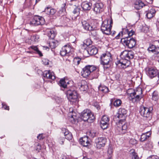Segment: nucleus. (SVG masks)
Masks as SVG:
<instances>
[{"mask_svg":"<svg viewBox=\"0 0 159 159\" xmlns=\"http://www.w3.org/2000/svg\"><path fill=\"white\" fill-rule=\"evenodd\" d=\"M109 117L107 116H104L100 121V126L103 129L107 128L109 125Z\"/></svg>","mask_w":159,"mask_h":159,"instance_id":"ddd939ff","label":"nucleus"},{"mask_svg":"<svg viewBox=\"0 0 159 159\" xmlns=\"http://www.w3.org/2000/svg\"><path fill=\"white\" fill-rule=\"evenodd\" d=\"M39 39V36L38 35H34L32 36L31 37V39L32 41L34 42H37Z\"/></svg>","mask_w":159,"mask_h":159,"instance_id":"37998d69","label":"nucleus"},{"mask_svg":"<svg viewBox=\"0 0 159 159\" xmlns=\"http://www.w3.org/2000/svg\"><path fill=\"white\" fill-rule=\"evenodd\" d=\"M156 12L154 9L151 8L146 11V16L148 18H151L155 16Z\"/></svg>","mask_w":159,"mask_h":159,"instance_id":"5701e85b","label":"nucleus"},{"mask_svg":"<svg viewBox=\"0 0 159 159\" xmlns=\"http://www.w3.org/2000/svg\"><path fill=\"white\" fill-rule=\"evenodd\" d=\"M68 116L71 119H70L71 120H72V119H73L74 121H75L77 120L78 117H77V114L73 110L69 113Z\"/></svg>","mask_w":159,"mask_h":159,"instance_id":"cd10ccee","label":"nucleus"},{"mask_svg":"<svg viewBox=\"0 0 159 159\" xmlns=\"http://www.w3.org/2000/svg\"><path fill=\"white\" fill-rule=\"evenodd\" d=\"M156 46L152 44H150L149 47L148 48V50L149 52H151L153 53Z\"/></svg>","mask_w":159,"mask_h":159,"instance_id":"79ce46f5","label":"nucleus"},{"mask_svg":"<svg viewBox=\"0 0 159 159\" xmlns=\"http://www.w3.org/2000/svg\"><path fill=\"white\" fill-rule=\"evenodd\" d=\"M82 25L83 28L86 30H93V27L90 26L89 23L86 21L82 22Z\"/></svg>","mask_w":159,"mask_h":159,"instance_id":"b1692460","label":"nucleus"},{"mask_svg":"<svg viewBox=\"0 0 159 159\" xmlns=\"http://www.w3.org/2000/svg\"><path fill=\"white\" fill-rule=\"evenodd\" d=\"M2 107L5 109L7 110H9V107L6 105L4 103H2Z\"/></svg>","mask_w":159,"mask_h":159,"instance_id":"864d4df0","label":"nucleus"},{"mask_svg":"<svg viewBox=\"0 0 159 159\" xmlns=\"http://www.w3.org/2000/svg\"><path fill=\"white\" fill-rule=\"evenodd\" d=\"M134 57V52L131 51L125 50L121 52L120 55L121 58L123 60V61L121 60L119 61V63L121 64V66L123 65L125 67L123 66V68H126L128 66L130 63L129 60L132 59Z\"/></svg>","mask_w":159,"mask_h":159,"instance_id":"f257e3e1","label":"nucleus"},{"mask_svg":"<svg viewBox=\"0 0 159 159\" xmlns=\"http://www.w3.org/2000/svg\"><path fill=\"white\" fill-rule=\"evenodd\" d=\"M88 53L90 55H95L98 52V49L94 46L89 47L87 50Z\"/></svg>","mask_w":159,"mask_h":159,"instance_id":"4be33fe9","label":"nucleus"},{"mask_svg":"<svg viewBox=\"0 0 159 159\" xmlns=\"http://www.w3.org/2000/svg\"><path fill=\"white\" fill-rule=\"evenodd\" d=\"M103 7L104 5L102 3H96L94 5V11L96 13H100L103 11Z\"/></svg>","mask_w":159,"mask_h":159,"instance_id":"dca6fc26","label":"nucleus"},{"mask_svg":"<svg viewBox=\"0 0 159 159\" xmlns=\"http://www.w3.org/2000/svg\"><path fill=\"white\" fill-rule=\"evenodd\" d=\"M145 70L146 74L152 79L157 76L158 74V70L155 68L148 67L145 69Z\"/></svg>","mask_w":159,"mask_h":159,"instance_id":"9d476101","label":"nucleus"},{"mask_svg":"<svg viewBox=\"0 0 159 159\" xmlns=\"http://www.w3.org/2000/svg\"><path fill=\"white\" fill-rule=\"evenodd\" d=\"M88 134L92 138H94L97 135V133L93 130L90 131L88 132Z\"/></svg>","mask_w":159,"mask_h":159,"instance_id":"ea45409f","label":"nucleus"},{"mask_svg":"<svg viewBox=\"0 0 159 159\" xmlns=\"http://www.w3.org/2000/svg\"><path fill=\"white\" fill-rule=\"evenodd\" d=\"M123 31L124 32V34H127L128 35V37H129L132 36L134 34V32L132 30L129 31L127 29H123Z\"/></svg>","mask_w":159,"mask_h":159,"instance_id":"2f4dec72","label":"nucleus"},{"mask_svg":"<svg viewBox=\"0 0 159 159\" xmlns=\"http://www.w3.org/2000/svg\"><path fill=\"white\" fill-rule=\"evenodd\" d=\"M157 76L159 79V71H158V74L157 75Z\"/></svg>","mask_w":159,"mask_h":159,"instance_id":"69168bd1","label":"nucleus"},{"mask_svg":"<svg viewBox=\"0 0 159 159\" xmlns=\"http://www.w3.org/2000/svg\"><path fill=\"white\" fill-rule=\"evenodd\" d=\"M71 48L69 45H66L63 46L60 51V54L62 56H68L71 51Z\"/></svg>","mask_w":159,"mask_h":159,"instance_id":"4468645a","label":"nucleus"},{"mask_svg":"<svg viewBox=\"0 0 159 159\" xmlns=\"http://www.w3.org/2000/svg\"><path fill=\"white\" fill-rule=\"evenodd\" d=\"M65 138L68 140H70L72 138V134L70 133L66 135L65 137Z\"/></svg>","mask_w":159,"mask_h":159,"instance_id":"09e8293b","label":"nucleus"},{"mask_svg":"<svg viewBox=\"0 0 159 159\" xmlns=\"http://www.w3.org/2000/svg\"><path fill=\"white\" fill-rule=\"evenodd\" d=\"M80 144L84 147H87L90 144L88 138L87 136H84L81 138L80 139Z\"/></svg>","mask_w":159,"mask_h":159,"instance_id":"6ab92c4d","label":"nucleus"},{"mask_svg":"<svg viewBox=\"0 0 159 159\" xmlns=\"http://www.w3.org/2000/svg\"><path fill=\"white\" fill-rule=\"evenodd\" d=\"M153 53L155 54H157L159 53V47H155Z\"/></svg>","mask_w":159,"mask_h":159,"instance_id":"5fc2aeb1","label":"nucleus"},{"mask_svg":"<svg viewBox=\"0 0 159 159\" xmlns=\"http://www.w3.org/2000/svg\"><path fill=\"white\" fill-rule=\"evenodd\" d=\"M36 150L39 152L40 150H41V146L40 145L39 143H36Z\"/></svg>","mask_w":159,"mask_h":159,"instance_id":"49530a36","label":"nucleus"},{"mask_svg":"<svg viewBox=\"0 0 159 159\" xmlns=\"http://www.w3.org/2000/svg\"><path fill=\"white\" fill-rule=\"evenodd\" d=\"M153 110L152 107H147L142 106L140 107L139 111L142 116L148 118L152 115Z\"/></svg>","mask_w":159,"mask_h":159,"instance_id":"0eeeda50","label":"nucleus"},{"mask_svg":"<svg viewBox=\"0 0 159 159\" xmlns=\"http://www.w3.org/2000/svg\"><path fill=\"white\" fill-rule=\"evenodd\" d=\"M29 49L30 50L32 49L34 51V52L39 55L40 57L43 56V54L39 50L38 48L36 46H30Z\"/></svg>","mask_w":159,"mask_h":159,"instance_id":"c85d7f7f","label":"nucleus"},{"mask_svg":"<svg viewBox=\"0 0 159 159\" xmlns=\"http://www.w3.org/2000/svg\"><path fill=\"white\" fill-rule=\"evenodd\" d=\"M124 33V32H123V31L120 32L115 37V38L116 39H118L119 38V37L120 36V35H121V34H122L123 35V33Z\"/></svg>","mask_w":159,"mask_h":159,"instance_id":"13d9d810","label":"nucleus"},{"mask_svg":"<svg viewBox=\"0 0 159 159\" xmlns=\"http://www.w3.org/2000/svg\"><path fill=\"white\" fill-rule=\"evenodd\" d=\"M98 90L104 93H106L108 92L109 89L107 87L100 85L98 87Z\"/></svg>","mask_w":159,"mask_h":159,"instance_id":"72a5a7b5","label":"nucleus"},{"mask_svg":"<svg viewBox=\"0 0 159 159\" xmlns=\"http://www.w3.org/2000/svg\"><path fill=\"white\" fill-rule=\"evenodd\" d=\"M87 41H88V42H89V43H85V45L87 46H88V45H89L90 44V43H91V42L90 41V39H88L87 40Z\"/></svg>","mask_w":159,"mask_h":159,"instance_id":"680f3d73","label":"nucleus"},{"mask_svg":"<svg viewBox=\"0 0 159 159\" xmlns=\"http://www.w3.org/2000/svg\"><path fill=\"white\" fill-rule=\"evenodd\" d=\"M59 158V159H67L66 156L64 155H61V156Z\"/></svg>","mask_w":159,"mask_h":159,"instance_id":"052dcab7","label":"nucleus"},{"mask_svg":"<svg viewBox=\"0 0 159 159\" xmlns=\"http://www.w3.org/2000/svg\"><path fill=\"white\" fill-rule=\"evenodd\" d=\"M73 6L74 7V9L73 11V13L74 14H75L76 16H78L80 13V6H79V3H78L77 6H75V5H73Z\"/></svg>","mask_w":159,"mask_h":159,"instance_id":"7c9ffc66","label":"nucleus"},{"mask_svg":"<svg viewBox=\"0 0 159 159\" xmlns=\"http://www.w3.org/2000/svg\"><path fill=\"white\" fill-rule=\"evenodd\" d=\"M145 6V5L142 1L139 0L135 2L134 5V7L136 9L139 10Z\"/></svg>","mask_w":159,"mask_h":159,"instance_id":"a878e982","label":"nucleus"},{"mask_svg":"<svg viewBox=\"0 0 159 159\" xmlns=\"http://www.w3.org/2000/svg\"><path fill=\"white\" fill-rule=\"evenodd\" d=\"M65 140V139L63 137H60L58 139V142L61 144H63Z\"/></svg>","mask_w":159,"mask_h":159,"instance_id":"8fccbe9b","label":"nucleus"},{"mask_svg":"<svg viewBox=\"0 0 159 159\" xmlns=\"http://www.w3.org/2000/svg\"><path fill=\"white\" fill-rule=\"evenodd\" d=\"M25 4L27 6H30L31 4V0H25Z\"/></svg>","mask_w":159,"mask_h":159,"instance_id":"de8ad7c7","label":"nucleus"},{"mask_svg":"<svg viewBox=\"0 0 159 159\" xmlns=\"http://www.w3.org/2000/svg\"><path fill=\"white\" fill-rule=\"evenodd\" d=\"M131 155L132 159H139V157L135 152H132Z\"/></svg>","mask_w":159,"mask_h":159,"instance_id":"c03bdc74","label":"nucleus"},{"mask_svg":"<svg viewBox=\"0 0 159 159\" xmlns=\"http://www.w3.org/2000/svg\"><path fill=\"white\" fill-rule=\"evenodd\" d=\"M66 94L68 99L72 104L76 103L78 101V94L76 91L69 90L67 91Z\"/></svg>","mask_w":159,"mask_h":159,"instance_id":"423d86ee","label":"nucleus"},{"mask_svg":"<svg viewBox=\"0 0 159 159\" xmlns=\"http://www.w3.org/2000/svg\"><path fill=\"white\" fill-rule=\"evenodd\" d=\"M43 62L44 64L45 65L48 64V60H47L46 59H43Z\"/></svg>","mask_w":159,"mask_h":159,"instance_id":"bf43d9fd","label":"nucleus"},{"mask_svg":"<svg viewBox=\"0 0 159 159\" xmlns=\"http://www.w3.org/2000/svg\"><path fill=\"white\" fill-rule=\"evenodd\" d=\"M147 159H159V158L157 156L152 155L149 157Z\"/></svg>","mask_w":159,"mask_h":159,"instance_id":"3c124183","label":"nucleus"},{"mask_svg":"<svg viewBox=\"0 0 159 159\" xmlns=\"http://www.w3.org/2000/svg\"><path fill=\"white\" fill-rule=\"evenodd\" d=\"M40 0H36V2L37 3V2H39Z\"/></svg>","mask_w":159,"mask_h":159,"instance_id":"338daca9","label":"nucleus"},{"mask_svg":"<svg viewBox=\"0 0 159 159\" xmlns=\"http://www.w3.org/2000/svg\"><path fill=\"white\" fill-rule=\"evenodd\" d=\"M44 137L43 136L42 134H40L37 136L38 139L41 140L44 138Z\"/></svg>","mask_w":159,"mask_h":159,"instance_id":"6e6d98bb","label":"nucleus"},{"mask_svg":"<svg viewBox=\"0 0 159 159\" xmlns=\"http://www.w3.org/2000/svg\"><path fill=\"white\" fill-rule=\"evenodd\" d=\"M116 33V32L115 31H114L113 32H111V34H111V35L112 36H113Z\"/></svg>","mask_w":159,"mask_h":159,"instance_id":"e2e57ef3","label":"nucleus"},{"mask_svg":"<svg viewBox=\"0 0 159 159\" xmlns=\"http://www.w3.org/2000/svg\"><path fill=\"white\" fill-rule=\"evenodd\" d=\"M122 41L124 45L130 48H133L136 44V41L133 38L126 37L122 39Z\"/></svg>","mask_w":159,"mask_h":159,"instance_id":"6e6552de","label":"nucleus"},{"mask_svg":"<svg viewBox=\"0 0 159 159\" xmlns=\"http://www.w3.org/2000/svg\"><path fill=\"white\" fill-rule=\"evenodd\" d=\"M118 125L120 126H118L117 128V130L119 131V134H121L125 133L127 128V125L125 123L122 125L120 122H119Z\"/></svg>","mask_w":159,"mask_h":159,"instance_id":"f3484780","label":"nucleus"},{"mask_svg":"<svg viewBox=\"0 0 159 159\" xmlns=\"http://www.w3.org/2000/svg\"><path fill=\"white\" fill-rule=\"evenodd\" d=\"M56 33L53 30H50L48 33V36L49 38L53 39L55 37Z\"/></svg>","mask_w":159,"mask_h":159,"instance_id":"473e14b6","label":"nucleus"},{"mask_svg":"<svg viewBox=\"0 0 159 159\" xmlns=\"http://www.w3.org/2000/svg\"><path fill=\"white\" fill-rule=\"evenodd\" d=\"M81 118L84 121L90 123L93 122L95 119L94 114L89 109L85 110L82 111Z\"/></svg>","mask_w":159,"mask_h":159,"instance_id":"39448f33","label":"nucleus"},{"mask_svg":"<svg viewBox=\"0 0 159 159\" xmlns=\"http://www.w3.org/2000/svg\"><path fill=\"white\" fill-rule=\"evenodd\" d=\"M92 4L87 2H84L81 4V7L84 11H88L90 10Z\"/></svg>","mask_w":159,"mask_h":159,"instance_id":"412c9836","label":"nucleus"},{"mask_svg":"<svg viewBox=\"0 0 159 159\" xmlns=\"http://www.w3.org/2000/svg\"><path fill=\"white\" fill-rule=\"evenodd\" d=\"M152 99L156 101L158 99V96L157 92L154 91L152 93Z\"/></svg>","mask_w":159,"mask_h":159,"instance_id":"4c0bfd02","label":"nucleus"},{"mask_svg":"<svg viewBox=\"0 0 159 159\" xmlns=\"http://www.w3.org/2000/svg\"><path fill=\"white\" fill-rule=\"evenodd\" d=\"M90 31V32L89 35L90 36L94 39H99V36L98 34L97 31L96 30H94L93 27V30Z\"/></svg>","mask_w":159,"mask_h":159,"instance_id":"393cba45","label":"nucleus"},{"mask_svg":"<svg viewBox=\"0 0 159 159\" xmlns=\"http://www.w3.org/2000/svg\"><path fill=\"white\" fill-rule=\"evenodd\" d=\"M62 133L64 134V136L65 137L66 135L70 133L69 132L67 129L65 128H63L62 129Z\"/></svg>","mask_w":159,"mask_h":159,"instance_id":"a18cd8bd","label":"nucleus"},{"mask_svg":"<svg viewBox=\"0 0 159 159\" xmlns=\"http://www.w3.org/2000/svg\"><path fill=\"white\" fill-rule=\"evenodd\" d=\"M153 0H146V2L149 3H152Z\"/></svg>","mask_w":159,"mask_h":159,"instance_id":"0e129e2a","label":"nucleus"},{"mask_svg":"<svg viewBox=\"0 0 159 159\" xmlns=\"http://www.w3.org/2000/svg\"><path fill=\"white\" fill-rule=\"evenodd\" d=\"M96 67L92 65H88L86 66L81 71V75L84 77L86 78L88 76L90 73L95 70Z\"/></svg>","mask_w":159,"mask_h":159,"instance_id":"1a4fd4ad","label":"nucleus"},{"mask_svg":"<svg viewBox=\"0 0 159 159\" xmlns=\"http://www.w3.org/2000/svg\"><path fill=\"white\" fill-rule=\"evenodd\" d=\"M69 4L70 5H75L77 6L78 3H79L78 0H70Z\"/></svg>","mask_w":159,"mask_h":159,"instance_id":"a19ab883","label":"nucleus"},{"mask_svg":"<svg viewBox=\"0 0 159 159\" xmlns=\"http://www.w3.org/2000/svg\"><path fill=\"white\" fill-rule=\"evenodd\" d=\"M112 24V20L110 19L109 22L108 19H106L102 23L101 30L102 32L107 35L111 34V31Z\"/></svg>","mask_w":159,"mask_h":159,"instance_id":"20e7f679","label":"nucleus"},{"mask_svg":"<svg viewBox=\"0 0 159 159\" xmlns=\"http://www.w3.org/2000/svg\"><path fill=\"white\" fill-rule=\"evenodd\" d=\"M44 11L48 14L53 15L56 12V10L50 7H47L45 9Z\"/></svg>","mask_w":159,"mask_h":159,"instance_id":"c756f323","label":"nucleus"},{"mask_svg":"<svg viewBox=\"0 0 159 159\" xmlns=\"http://www.w3.org/2000/svg\"><path fill=\"white\" fill-rule=\"evenodd\" d=\"M83 159H89V158H88L87 157H84V158H83Z\"/></svg>","mask_w":159,"mask_h":159,"instance_id":"774afa93","label":"nucleus"},{"mask_svg":"<svg viewBox=\"0 0 159 159\" xmlns=\"http://www.w3.org/2000/svg\"><path fill=\"white\" fill-rule=\"evenodd\" d=\"M121 101L120 99H116L114 102L113 105L115 107H118L121 105Z\"/></svg>","mask_w":159,"mask_h":159,"instance_id":"c9c22d12","label":"nucleus"},{"mask_svg":"<svg viewBox=\"0 0 159 159\" xmlns=\"http://www.w3.org/2000/svg\"><path fill=\"white\" fill-rule=\"evenodd\" d=\"M127 92L130 94L129 100L133 102L134 103L139 101L142 98V89L140 88H138L135 91L133 89H129Z\"/></svg>","mask_w":159,"mask_h":159,"instance_id":"f03ea898","label":"nucleus"},{"mask_svg":"<svg viewBox=\"0 0 159 159\" xmlns=\"http://www.w3.org/2000/svg\"><path fill=\"white\" fill-rule=\"evenodd\" d=\"M49 45L51 48H54L57 45V41H54L50 42L49 43Z\"/></svg>","mask_w":159,"mask_h":159,"instance_id":"58836bf2","label":"nucleus"},{"mask_svg":"<svg viewBox=\"0 0 159 159\" xmlns=\"http://www.w3.org/2000/svg\"><path fill=\"white\" fill-rule=\"evenodd\" d=\"M126 113L127 111L125 109L120 108L118 112L117 117L119 119L123 118V119H124Z\"/></svg>","mask_w":159,"mask_h":159,"instance_id":"aec40b11","label":"nucleus"},{"mask_svg":"<svg viewBox=\"0 0 159 159\" xmlns=\"http://www.w3.org/2000/svg\"><path fill=\"white\" fill-rule=\"evenodd\" d=\"M151 133L150 132H147L143 134L141 136L140 140L141 142H143L148 139L150 136Z\"/></svg>","mask_w":159,"mask_h":159,"instance_id":"bb28decb","label":"nucleus"},{"mask_svg":"<svg viewBox=\"0 0 159 159\" xmlns=\"http://www.w3.org/2000/svg\"><path fill=\"white\" fill-rule=\"evenodd\" d=\"M130 143L132 144H136L137 143V141L134 139H132L130 141Z\"/></svg>","mask_w":159,"mask_h":159,"instance_id":"4d7b16f0","label":"nucleus"},{"mask_svg":"<svg viewBox=\"0 0 159 159\" xmlns=\"http://www.w3.org/2000/svg\"><path fill=\"white\" fill-rule=\"evenodd\" d=\"M112 61L111 53L109 52L103 54L100 57V63L104 66V69L109 68L110 65L109 63Z\"/></svg>","mask_w":159,"mask_h":159,"instance_id":"7ed1b4c3","label":"nucleus"},{"mask_svg":"<svg viewBox=\"0 0 159 159\" xmlns=\"http://www.w3.org/2000/svg\"><path fill=\"white\" fill-rule=\"evenodd\" d=\"M59 84L61 87L64 88H66L67 86L65 80L63 79H61L60 80Z\"/></svg>","mask_w":159,"mask_h":159,"instance_id":"f704fd0d","label":"nucleus"},{"mask_svg":"<svg viewBox=\"0 0 159 159\" xmlns=\"http://www.w3.org/2000/svg\"><path fill=\"white\" fill-rule=\"evenodd\" d=\"M108 153L110 155H111L113 152L112 148L111 147H109L108 149Z\"/></svg>","mask_w":159,"mask_h":159,"instance_id":"603ef678","label":"nucleus"},{"mask_svg":"<svg viewBox=\"0 0 159 159\" xmlns=\"http://www.w3.org/2000/svg\"><path fill=\"white\" fill-rule=\"evenodd\" d=\"M107 141L106 138L104 137H98L96 139L95 141L97 147L98 148H101L105 146Z\"/></svg>","mask_w":159,"mask_h":159,"instance_id":"f8f14e48","label":"nucleus"},{"mask_svg":"<svg viewBox=\"0 0 159 159\" xmlns=\"http://www.w3.org/2000/svg\"><path fill=\"white\" fill-rule=\"evenodd\" d=\"M81 60V58L79 57H75L74 59L73 62L75 65H78L80 64Z\"/></svg>","mask_w":159,"mask_h":159,"instance_id":"e433bc0d","label":"nucleus"},{"mask_svg":"<svg viewBox=\"0 0 159 159\" xmlns=\"http://www.w3.org/2000/svg\"><path fill=\"white\" fill-rule=\"evenodd\" d=\"M43 77L44 78L52 80L55 79V76L54 73L50 70L45 71L43 73Z\"/></svg>","mask_w":159,"mask_h":159,"instance_id":"2eb2a0df","label":"nucleus"},{"mask_svg":"<svg viewBox=\"0 0 159 159\" xmlns=\"http://www.w3.org/2000/svg\"><path fill=\"white\" fill-rule=\"evenodd\" d=\"M78 87L82 91H86L88 89L87 82L84 80H81V82L78 84Z\"/></svg>","mask_w":159,"mask_h":159,"instance_id":"a211bd4d","label":"nucleus"},{"mask_svg":"<svg viewBox=\"0 0 159 159\" xmlns=\"http://www.w3.org/2000/svg\"><path fill=\"white\" fill-rule=\"evenodd\" d=\"M44 22V19L43 17L36 16L30 22V24L32 25H38L43 24Z\"/></svg>","mask_w":159,"mask_h":159,"instance_id":"9b49d317","label":"nucleus"}]
</instances>
